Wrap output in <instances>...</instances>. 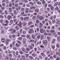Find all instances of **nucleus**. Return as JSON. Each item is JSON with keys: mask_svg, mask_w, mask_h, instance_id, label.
I'll return each mask as SVG.
<instances>
[{"mask_svg": "<svg viewBox=\"0 0 60 60\" xmlns=\"http://www.w3.org/2000/svg\"><path fill=\"white\" fill-rule=\"evenodd\" d=\"M42 42L43 43V44L44 45H46L48 43V41L47 40H45L44 41H42Z\"/></svg>", "mask_w": 60, "mask_h": 60, "instance_id": "f257e3e1", "label": "nucleus"}, {"mask_svg": "<svg viewBox=\"0 0 60 60\" xmlns=\"http://www.w3.org/2000/svg\"><path fill=\"white\" fill-rule=\"evenodd\" d=\"M10 31L12 32L11 33L12 34H14L16 32V30H13V29H11L10 30Z\"/></svg>", "mask_w": 60, "mask_h": 60, "instance_id": "f03ea898", "label": "nucleus"}, {"mask_svg": "<svg viewBox=\"0 0 60 60\" xmlns=\"http://www.w3.org/2000/svg\"><path fill=\"white\" fill-rule=\"evenodd\" d=\"M29 33L30 34L31 33H32L34 32V30L32 29H30L29 30Z\"/></svg>", "mask_w": 60, "mask_h": 60, "instance_id": "7ed1b4c3", "label": "nucleus"}, {"mask_svg": "<svg viewBox=\"0 0 60 60\" xmlns=\"http://www.w3.org/2000/svg\"><path fill=\"white\" fill-rule=\"evenodd\" d=\"M12 18L11 16L10 15H9L8 16V17H7V19L8 20H10V19H10V18Z\"/></svg>", "mask_w": 60, "mask_h": 60, "instance_id": "20e7f679", "label": "nucleus"}, {"mask_svg": "<svg viewBox=\"0 0 60 60\" xmlns=\"http://www.w3.org/2000/svg\"><path fill=\"white\" fill-rule=\"evenodd\" d=\"M40 32L41 33H43V29H40Z\"/></svg>", "mask_w": 60, "mask_h": 60, "instance_id": "39448f33", "label": "nucleus"}, {"mask_svg": "<svg viewBox=\"0 0 60 60\" xmlns=\"http://www.w3.org/2000/svg\"><path fill=\"white\" fill-rule=\"evenodd\" d=\"M39 19L41 20L44 19V17L42 16H40L39 18Z\"/></svg>", "mask_w": 60, "mask_h": 60, "instance_id": "423d86ee", "label": "nucleus"}, {"mask_svg": "<svg viewBox=\"0 0 60 60\" xmlns=\"http://www.w3.org/2000/svg\"><path fill=\"white\" fill-rule=\"evenodd\" d=\"M9 12H12V9L11 8H9Z\"/></svg>", "mask_w": 60, "mask_h": 60, "instance_id": "0eeeda50", "label": "nucleus"}, {"mask_svg": "<svg viewBox=\"0 0 60 60\" xmlns=\"http://www.w3.org/2000/svg\"><path fill=\"white\" fill-rule=\"evenodd\" d=\"M14 6L15 7H16L17 8L18 7V6H19V4H15Z\"/></svg>", "mask_w": 60, "mask_h": 60, "instance_id": "6e6552de", "label": "nucleus"}, {"mask_svg": "<svg viewBox=\"0 0 60 60\" xmlns=\"http://www.w3.org/2000/svg\"><path fill=\"white\" fill-rule=\"evenodd\" d=\"M21 57L24 59V60H26V59H25V56L23 55H22L21 56Z\"/></svg>", "mask_w": 60, "mask_h": 60, "instance_id": "1a4fd4ad", "label": "nucleus"}, {"mask_svg": "<svg viewBox=\"0 0 60 60\" xmlns=\"http://www.w3.org/2000/svg\"><path fill=\"white\" fill-rule=\"evenodd\" d=\"M33 24V22L31 21L29 22L28 23V25H32Z\"/></svg>", "mask_w": 60, "mask_h": 60, "instance_id": "9d476101", "label": "nucleus"}, {"mask_svg": "<svg viewBox=\"0 0 60 60\" xmlns=\"http://www.w3.org/2000/svg\"><path fill=\"white\" fill-rule=\"evenodd\" d=\"M1 41L2 42L4 43V41H5V39L4 38H2L1 40Z\"/></svg>", "mask_w": 60, "mask_h": 60, "instance_id": "9b49d317", "label": "nucleus"}, {"mask_svg": "<svg viewBox=\"0 0 60 60\" xmlns=\"http://www.w3.org/2000/svg\"><path fill=\"white\" fill-rule=\"evenodd\" d=\"M32 37L33 39H34L35 38V37L34 35H32Z\"/></svg>", "mask_w": 60, "mask_h": 60, "instance_id": "f8f14e48", "label": "nucleus"}, {"mask_svg": "<svg viewBox=\"0 0 60 60\" xmlns=\"http://www.w3.org/2000/svg\"><path fill=\"white\" fill-rule=\"evenodd\" d=\"M26 37L27 38L29 39H30V38H31L30 36V35H27L26 36Z\"/></svg>", "mask_w": 60, "mask_h": 60, "instance_id": "ddd939ff", "label": "nucleus"}, {"mask_svg": "<svg viewBox=\"0 0 60 60\" xmlns=\"http://www.w3.org/2000/svg\"><path fill=\"white\" fill-rule=\"evenodd\" d=\"M5 22L7 24H9V21L7 20H6L5 21Z\"/></svg>", "mask_w": 60, "mask_h": 60, "instance_id": "4468645a", "label": "nucleus"}, {"mask_svg": "<svg viewBox=\"0 0 60 60\" xmlns=\"http://www.w3.org/2000/svg\"><path fill=\"white\" fill-rule=\"evenodd\" d=\"M56 41V39H54L52 41V43H54Z\"/></svg>", "mask_w": 60, "mask_h": 60, "instance_id": "2eb2a0df", "label": "nucleus"}, {"mask_svg": "<svg viewBox=\"0 0 60 60\" xmlns=\"http://www.w3.org/2000/svg\"><path fill=\"white\" fill-rule=\"evenodd\" d=\"M37 3L38 4H40V5H41V3L40 2V1H38L37 2Z\"/></svg>", "mask_w": 60, "mask_h": 60, "instance_id": "dca6fc26", "label": "nucleus"}, {"mask_svg": "<svg viewBox=\"0 0 60 60\" xmlns=\"http://www.w3.org/2000/svg\"><path fill=\"white\" fill-rule=\"evenodd\" d=\"M34 11L35 12H38L39 11V10L37 9L35 10Z\"/></svg>", "mask_w": 60, "mask_h": 60, "instance_id": "f3484780", "label": "nucleus"}, {"mask_svg": "<svg viewBox=\"0 0 60 60\" xmlns=\"http://www.w3.org/2000/svg\"><path fill=\"white\" fill-rule=\"evenodd\" d=\"M15 45L16 46H17V47H18L20 46V45H19V44H15Z\"/></svg>", "mask_w": 60, "mask_h": 60, "instance_id": "a211bd4d", "label": "nucleus"}, {"mask_svg": "<svg viewBox=\"0 0 60 60\" xmlns=\"http://www.w3.org/2000/svg\"><path fill=\"white\" fill-rule=\"evenodd\" d=\"M36 22L37 24H39V21L38 20H36Z\"/></svg>", "mask_w": 60, "mask_h": 60, "instance_id": "6ab92c4d", "label": "nucleus"}, {"mask_svg": "<svg viewBox=\"0 0 60 60\" xmlns=\"http://www.w3.org/2000/svg\"><path fill=\"white\" fill-rule=\"evenodd\" d=\"M29 57L30 59H31V60H32V59H33V57L32 56H29Z\"/></svg>", "mask_w": 60, "mask_h": 60, "instance_id": "aec40b11", "label": "nucleus"}, {"mask_svg": "<svg viewBox=\"0 0 60 60\" xmlns=\"http://www.w3.org/2000/svg\"><path fill=\"white\" fill-rule=\"evenodd\" d=\"M44 37V36H41V41L43 39V38Z\"/></svg>", "mask_w": 60, "mask_h": 60, "instance_id": "412c9836", "label": "nucleus"}, {"mask_svg": "<svg viewBox=\"0 0 60 60\" xmlns=\"http://www.w3.org/2000/svg\"><path fill=\"white\" fill-rule=\"evenodd\" d=\"M40 37L41 36L40 35H38L37 37V38L38 39H39L40 38Z\"/></svg>", "mask_w": 60, "mask_h": 60, "instance_id": "4be33fe9", "label": "nucleus"}, {"mask_svg": "<svg viewBox=\"0 0 60 60\" xmlns=\"http://www.w3.org/2000/svg\"><path fill=\"white\" fill-rule=\"evenodd\" d=\"M10 23L11 24H13V20H11L10 21Z\"/></svg>", "mask_w": 60, "mask_h": 60, "instance_id": "5701e85b", "label": "nucleus"}, {"mask_svg": "<svg viewBox=\"0 0 60 60\" xmlns=\"http://www.w3.org/2000/svg\"><path fill=\"white\" fill-rule=\"evenodd\" d=\"M54 9V8L53 6H52L51 7V10H53Z\"/></svg>", "mask_w": 60, "mask_h": 60, "instance_id": "b1692460", "label": "nucleus"}, {"mask_svg": "<svg viewBox=\"0 0 60 60\" xmlns=\"http://www.w3.org/2000/svg\"><path fill=\"white\" fill-rule=\"evenodd\" d=\"M47 3H46L45 4V5L44 6L45 7V9H46V8H47Z\"/></svg>", "mask_w": 60, "mask_h": 60, "instance_id": "393cba45", "label": "nucleus"}, {"mask_svg": "<svg viewBox=\"0 0 60 60\" xmlns=\"http://www.w3.org/2000/svg\"><path fill=\"white\" fill-rule=\"evenodd\" d=\"M45 1H44V0H42V4H45Z\"/></svg>", "mask_w": 60, "mask_h": 60, "instance_id": "a878e982", "label": "nucleus"}, {"mask_svg": "<svg viewBox=\"0 0 60 60\" xmlns=\"http://www.w3.org/2000/svg\"><path fill=\"white\" fill-rule=\"evenodd\" d=\"M52 23L53 24H54L55 23V20L53 19L52 20Z\"/></svg>", "mask_w": 60, "mask_h": 60, "instance_id": "bb28decb", "label": "nucleus"}, {"mask_svg": "<svg viewBox=\"0 0 60 60\" xmlns=\"http://www.w3.org/2000/svg\"><path fill=\"white\" fill-rule=\"evenodd\" d=\"M24 2L25 3H28V1L26 0H24Z\"/></svg>", "mask_w": 60, "mask_h": 60, "instance_id": "cd10ccee", "label": "nucleus"}, {"mask_svg": "<svg viewBox=\"0 0 60 60\" xmlns=\"http://www.w3.org/2000/svg\"><path fill=\"white\" fill-rule=\"evenodd\" d=\"M15 29H16V30H19V27H18V26H16L15 27Z\"/></svg>", "mask_w": 60, "mask_h": 60, "instance_id": "c85d7f7f", "label": "nucleus"}, {"mask_svg": "<svg viewBox=\"0 0 60 60\" xmlns=\"http://www.w3.org/2000/svg\"><path fill=\"white\" fill-rule=\"evenodd\" d=\"M57 40L58 41H60V36H58L57 38Z\"/></svg>", "mask_w": 60, "mask_h": 60, "instance_id": "c756f323", "label": "nucleus"}, {"mask_svg": "<svg viewBox=\"0 0 60 60\" xmlns=\"http://www.w3.org/2000/svg\"><path fill=\"white\" fill-rule=\"evenodd\" d=\"M5 43L6 44H8V41L7 39L5 40Z\"/></svg>", "mask_w": 60, "mask_h": 60, "instance_id": "7c9ffc66", "label": "nucleus"}, {"mask_svg": "<svg viewBox=\"0 0 60 60\" xmlns=\"http://www.w3.org/2000/svg\"><path fill=\"white\" fill-rule=\"evenodd\" d=\"M19 1V0H16L15 1V4H16V3H17Z\"/></svg>", "mask_w": 60, "mask_h": 60, "instance_id": "2f4dec72", "label": "nucleus"}, {"mask_svg": "<svg viewBox=\"0 0 60 60\" xmlns=\"http://www.w3.org/2000/svg\"><path fill=\"white\" fill-rule=\"evenodd\" d=\"M26 23H23V26H26Z\"/></svg>", "mask_w": 60, "mask_h": 60, "instance_id": "473e14b6", "label": "nucleus"}, {"mask_svg": "<svg viewBox=\"0 0 60 60\" xmlns=\"http://www.w3.org/2000/svg\"><path fill=\"white\" fill-rule=\"evenodd\" d=\"M36 16H34L32 17V19H36Z\"/></svg>", "mask_w": 60, "mask_h": 60, "instance_id": "72a5a7b5", "label": "nucleus"}, {"mask_svg": "<svg viewBox=\"0 0 60 60\" xmlns=\"http://www.w3.org/2000/svg\"><path fill=\"white\" fill-rule=\"evenodd\" d=\"M0 17L1 19H2V18H4V16H3V15H0Z\"/></svg>", "mask_w": 60, "mask_h": 60, "instance_id": "f704fd0d", "label": "nucleus"}, {"mask_svg": "<svg viewBox=\"0 0 60 60\" xmlns=\"http://www.w3.org/2000/svg\"><path fill=\"white\" fill-rule=\"evenodd\" d=\"M26 57H28L29 56V54H25Z\"/></svg>", "mask_w": 60, "mask_h": 60, "instance_id": "c9c22d12", "label": "nucleus"}, {"mask_svg": "<svg viewBox=\"0 0 60 60\" xmlns=\"http://www.w3.org/2000/svg\"><path fill=\"white\" fill-rule=\"evenodd\" d=\"M32 56H36V55L34 54V53H33V54H32Z\"/></svg>", "mask_w": 60, "mask_h": 60, "instance_id": "e433bc0d", "label": "nucleus"}, {"mask_svg": "<svg viewBox=\"0 0 60 60\" xmlns=\"http://www.w3.org/2000/svg\"><path fill=\"white\" fill-rule=\"evenodd\" d=\"M4 12H5V14H6V15H7V14H8V12L7 11H6V10H5V11Z\"/></svg>", "mask_w": 60, "mask_h": 60, "instance_id": "4c0bfd02", "label": "nucleus"}, {"mask_svg": "<svg viewBox=\"0 0 60 60\" xmlns=\"http://www.w3.org/2000/svg\"><path fill=\"white\" fill-rule=\"evenodd\" d=\"M41 55H42V56H43V55H44V56H46V55L44 54L43 53H41Z\"/></svg>", "mask_w": 60, "mask_h": 60, "instance_id": "58836bf2", "label": "nucleus"}, {"mask_svg": "<svg viewBox=\"0 0 60 60\" xmlns=\"http://www.w3.org/2000/svg\"><path fill=\"white\" fill-rule=\"evenodd\" d=\"M51 33H53V32H55V30H51Z\"/></svg>", "mask_w": 60, "mask_h": 60, "instance_id": "ea45409f", "label": "nucleus"}, {"mask_svg": "<svg viewBox=\"0 0 60 60\" xmlns=\"http://www.w3.org/2000/svg\"><path fill=\"white\" fill-rule=\"evenodd\" d=\"M19 39L20 41H21L22 39V37H20L19 38Z\"/></svg>", "mask_w": 60, "mask_h": 60, "instance_id": "a19ab883", "label": "nucleus"}, {"mask_svg": "<svg viewBox=\"0 0 60 60\" xmlns=\"http://www.w3.org/2000/svg\"><path fill=\"white\" fill-rule=\"evenodd\" d=\"M6 4H9V1L8 0H7L6 2Z\"/></svg>", "mask_w": 60, "mask_h": 60, "instance_id": "79ce46f5", "label": "nucleus"}, {"mask_svg": "<svg viewBox=\"0 0 60 60\" xmlns=\"http://www.w3.org/2000/svg\"><path fill=\"white\" fill-rule=\"evenodd\" d=\"M13 49L14 50H16L17 49V48L15 46H14L13 47Z\"/></svg>", "mask_w": 60, "mask_h": 60, "instance_id": "37998d69", "label": "nucleus"}, {"mask_svg": "<svg viewBox=\"0 0 60 60\" xmlns=\"http://www.w3.org/2000/svg\"><path fill=\"white\" fill-rule=\"evenodd\" d=\"M60 59V58L59 57H58L56 59V60H59Z\"/></svg>", "mask_w": 60, "mask_h": 60, "instance_id": "c03bdc74", "label": "nucleus"}, {"mask_svg": "<svg viewBox=\"0 0 60 60\" xmlns=\"http://www.w3.org/2000/svg\"><path fill=\"white\" fill-rule=\"evenodd\" d=\"M26 50L27 51H29L30 50V49H28L27 48H26Z\"/></svg>", "mask_w": 60, "mask_h": 60, "instance_id": "a18cd8bd", "label": "nucleus"}, {"mask_svg": "<svg viewBox=\"0 0 60 60\" xmlns=\"http://www.w3.org/2000/svg\"><path fill=\"white\" fill-rule=\"evenodd\" d=\"M57 57V56L56 55H53V57L54 58H56Z\"/></svg>", "mask_w": 60, "mask_h": 60, "instance_id": "49530a36", "label": "nucleus"}, {"mask_svg": "<svg viewBox=\"0 0 60 60\" xmlns=\"http://www.w3.org/2000/svg\"><path fill=\"white\" fill-rule=\"evenodd\" d=\"M26 6H27V7H29L30 6V5L28 4H26Z\"/></svg>", "mask_w": 60, "mask_h": 60, "instance_id": "de8ad7c7", "label": "nucleus"}, {"mask_svg": "<svg viewBox=\"0 0 60 60\" xmlns=\"http://www.w3.org/2000/svg\"><path fill=\"white\" fill-rule=\"evenodd\" d=\"M0 22L1 23H3V22H4V21L3 20V19H1L0 21Z\"/></svg>", "mask_w": 60, "mask_h": 60, "instance_id": "09e8293b", "label": "nucleus"}, {"mask_svg": "<svg viewBox=\"0 0 60 60\" xmlns=\"http://www.w3.org/2000/svg\"><path fill=\"white\" fill-rule=\"evenodd\" d=\"M22 50L23 51H24V52H25V51H26V50L24 48L22 49Z\"/></svg>", "mask_w": 60, "mask_h": 60, "instance_id": "8fccbe9b", "label": "nucleus"}, {"mask_svg": "<svg viewBox=\"0 0 60 60\" xmlns=\"http://www.w3.org/2000/svg\"><path fill=\"white\" fill-rule=\"evenodd\" d=\"M57 22L58 23V24H60V21H59V20L57 21Z\"/></svg>", "mask_w": 60, "mask_h": 60, "instance_id": "3c124183", "label": "nucleus"}, {"mask_svg": "<svg viewBox=\"0 0 60 60\" xmlns=\"http://www.w3.org/2000/svg\"><path fill=\"white\" fill-rule=\"evenodd\" d=\"M21 36L22 37H25L26 36L25 35H22Z\"/></svg>", "mask_w": 60, "mask_h": 60, "instance_id": "603ef678", "label": "nucleus"}, {"mask_svg": "<svg viewBox=\"0 0 60 60\" xmlns=\"http://www.w3.org/2000/svg\"><path fill=\"white\" fill-rule=\"evenodd\" d=\"M18 26H19L20 27H22V24H20L19 25H18Z\"/></svg>", "mask_w": 60, "mask_h": 60, "instance_id": "864d4df0", "label": "nucleus"}, {"mask_svg": "<svg viewBox=\"0 0 60 60\" xmlns=\"http://www.w3.org/2000/svg\"><path fill=\"white\" fill-rule=\"evenodd\" d=\"M30 49H33V47L32 46H30Z\"/></svg>", "mask_w": 60, "mask_h": 60, "instance_id": "5fc2aeb1", "label": "nucleus"}, {"mask_svg": "<svg viewBox=\"0 0 60 60\" xmlns=\"http://www.w3.org/2000/svg\"><path fill=\"white\" fill-rule=\"evenodd\" d=\"M5 59H9V58L8 57H5Z\"/></svg>", "mask_w": 60, "mask_h": 60, "instance_id": "6e6d98bb", "label": "nucleus"}, {"mask_svg": "<svg viewBox=\"0 0 60 60\" xmlns=\"http://www.w3.org/2000/svg\"><path fill=\"white\" fill-rule=\"evenodd\" d=\"M47 39L49 40V39H50V37L49 36H47Z\"/></svg>", "mask_w": 60, "mask_h": 60, "instance_id": "4d7b16f0", "label": "nucleus"}, {"mask_svg": "<svg viewBox=\"0 0 60 60\" xmlns=\"http://www.w3.org/2000/svg\"><path fill=\"white\" fill-rule=\"evenodd\" d=\"M23 34H26V31H23L22 32Z\"/></svg>", "mask_w": 60, "mask_h": 60, "instance_id": "13d9d810", "label": "nucleus"}, {"mask_svg": "<svg viewBox=\"0 0 60 60\" xmlns=\"http://www.w3.org/2000/svg\"><path fill=\"white\" fill-rule=\"evenodd\" d=\"M47 9L48 11H49L50 10V8H47Z\"/></svg>", "mask_w": 60, "mask_h": 60, "instance_id": "bf43d9fd", "label": "nucleus"}, {"mask_svg": "<svg viewBox=\"0 0 60 60\" xmlns=\"http://www.w3.org/2000/svg\"><path fill=\"white\" fill-rule=\"evenodd\" d=\"M11 15L12 17H13L14 16V15L13 13H11L10 14Z\"/></svg>", "mask_w": 60, "mask_h": 60, "instance_id": "052dcab7", "label": "nucleus"}, {"mask_svg": "<svg viewBox=\"0 0 60 60\" xmlns=\"http://www.w3.org/2000/svg\"><path fill=\"white\" fill-rule=\"evenodd\" d=\"M33 41H34V40H31L30 41V42H33Z\"/></svg>", "mask_w": 60, "mask_h": 60, "instance_id": "680f3d73", "label": "nucleus"}, {"mask_svg": "<svg viewBox=\"0 0 60 60\" xmlns=\"http://www.w3.org/2000/svg\"><path fill=\"white\" fill-rule=\"evenodd\" d=\"M52 49H55V46L54 45L52 46Z\"/></svg>", "mask_w": 60, "mask_h": 60, "instance_id": "e2e57ef3", "label": "nucleus"}, {"mask_svg": "<svg viewBox=\"0 0 60 60\" xmlns=\"http://www.w3.org/2000/svg\"><path fill=\"white\" fill-rule=\"evenodd\" d=\"M55 10H58V9H59V8L58 7H57L55 8Z\"/></svg>", "mask_w": 60, "mask_h": 60, "instance_id": "0e129e2a", "label": "nucleus"}, {"mask_svg": "<svg viewBox=\"0 0 60 60\" xmlns=\"http://www.w3.org/2000/svg\"><path fill=\"white\" fill-rule=\"evenodd\" d=\"M23 3L22 2H20L19 3V4L20 5H22L23 4Z\"/></svg>", "mask_w": 60, "mask_h": 60, "instance_id": "69168bd1", "label": "nucleus"}, {"mask_svg": "<svg viewBox=\"0 0 60 60\" xmlns=\"http://www.w3.org/2000/svg\"><path fill=\"white\" fill-rule=\"evenodd\" d=\"M26 11H28V10H29V9L28 8H26L25 9Z\"/></svg>", "mask_w": 60, "mask_h": 60, "instance_id": "338daca9", "label": "nucleus"}, {"mask_svg": "<svg viewBox=\"0 0 60 60\" xmlns=\"http://www.w3.org/2000/svg\"><path fill=\"white\" fill-rule=\"evenodd\" d=\"M21 20H24V18L23 17H21Z\"/></svg>", "mask_w": 60, "mask_h": 60, "instance_id": "774afa93", "label": "nucleus"}]
</instances>
